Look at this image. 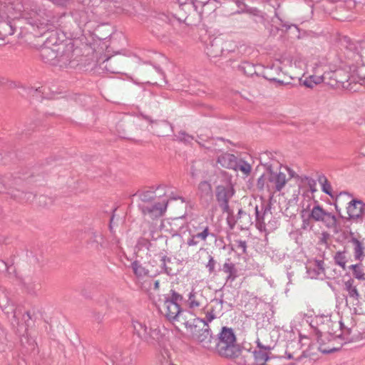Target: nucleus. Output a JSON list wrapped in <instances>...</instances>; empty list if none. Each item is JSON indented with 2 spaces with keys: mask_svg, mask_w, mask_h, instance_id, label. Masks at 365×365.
I'll return each instance as SVG.
<instances>
[{
  "mask_svg": "<svg viewBox=\"0 0 365 365\" xmlns=\"http://www.w3.org/2000/svg\"><path fill=\"white\" fill-rule=\"evenodd\" d=\"M310 327L317 332L318 343L322 353H331L339 349L337 344L354 341L351 328L341 321H333L329 314L315 315L310 321Z\"/></svg>",
  "mask_w": 365,
  "mask_h": 365,
  "instance_id": "f257e3e1",
  "label": "nucleus"
},
{
  "mask_svg": "<svg viewBox=\"0 0 365 365\" xmlns=\"http://www.w3.org/2000/svg\"><path fill=\"white\" fill-rule=\"evenodd\" d=\"M294 175V171L287 167H280L277 171L267 169L258 178L257 185L260 190H266L269 192L276 193L280 192L286 182L293 178Z\"/></svg>",
  "mask_w": 365,
  "mask_h": 365,
  "instance_id": "f03ea898",
  "label": "nucleus"
},
{
  "mask_svg": "<svg viewBox=\"0 0 365 365\" xmlns=\"http://www.w3.org/2000/svg\"><path fill=\"white\" fill-rule=\"evenodd\" d=\"M160 312L177 329L182 327V325H190V322L194 319H197L190 313L182 311L178 302L167 299L160 307Z\"/></svg>",
  "mask_w": 365,
  "mask_h": 365,
  "instance_id": "7ed1b4c3",
  "label": "nucleus"
},
{
  "mask_svg": "<svg viewBox=\"0 0 365 365\" xmlns=\"http://www.w3.org/2000/svg\"><path fill=\"white\" fill-rule=\"evenodd\" d=\"M216 349L220 356L226 358L235 359L240 356V349L236 344V337L231 328H222L219 335Z\"/></svg>",
  "mask_w": 365,
  "mask_h": 365,
  "instance_id": "20e7f679",
  "label": "nucleus"
},
{
  "mask_svg": "<svg viewBox=\"0 0 365 365\" xmlns=\"http://www.w3.org/2000/svg\"><path fill=\"white\" fill-rule=\"evenodd\" d=\"M292 61L289 59L274 60L272 65L264 68V76L269 81H276L281 85H288L292 76L288 74V68H292Z\"/></svg>",
  "mask_w": 365,
  "mask_h": 365,
  "instance_id": "39448f33",
  "label": "nucleus"
},
{
  "mask_svg": "<svg viewBox=\"0 0 365 365\" xmlns=\"http://www.w3.org/2000/svg\"><path fill=\"white\" fill-rule=\"evenodd\" d=\"M190 325L184 324L183 327L187 329L192 334L195 341L202 344L206 349L212 347V334L209 325L201 319H194L190 322Z\"/></svg>",
  "mask_w": 365,
  "mask_h": 365,
  "instance_id": "423d86ee",
  "label": "nucleus"
},
{
  "mask_svg": "<svg viewBox=\"0 0 365 365\" xmlns=\"http://www.w3.org/2000/svg\"><path fill=\"white\" fill-rule=\"evenodd\" d=\"M310 219L314 222H321L329 228H336V217L331 212H328L323 210L322 207L316 205H314L310 212Z\"/></svg>",
  "mask_w": 365,
  "mask_h": 365,
  "instance_id": "0eeeda50",
  "label": "nucleus"
},
{
  "mask_svg": "<svg viewBox=\"0 0 365 365\" xmlns=\"http://www.w3.org/2000/svg\"><path fill=\"white\" fill-rule=\"evenodd\" d=\"M270 349L255 348L253 351H246L241 354L245 359L247 365H265L269 360Z\"/></svg>",
  "mask_w": 365,
  "mask_h": 365,
  "instance_id": "6e6552de",
  "label": "nucleus"
},
{
  "mask_svg": "<svg viewBox=\"0 0 365 365\" xmlns=\"http://www.w3.org/2000/svg\"><path fill=\"white\" fill-rule=\"evenodd\" d=\"M275 334L274 331H269L264 329H258L257 332V348L272 349L277 341V338L274 336Z\"/></svg>",
  "mask_w": 365,
  "mask_h": 365,
  "instance_id": "1a4fd4ad",
  "label": "nucleus"
},
{
  "mask_svg": "<svg viewBox=\"0 0 365 365\" xmlns=\"http://www.w3.org/2000/svg\"><path fill=\"white\" fill-rule=\"evenodd\" d=\"M166 208L167 201L163 200L143 206V213L149 215L151 219H155L163 216Z\"/></svg>",
  "mask_w": 365,
  "mask_h": 365,
  "instance_id": "9d476101",
  "label": "nucleus"
},
{
  "mask_svg": "<svg viewBox=\"0 0 365 365\" xmlns=\"http://www.w3.org/2000/svg\"><path fill=\"white\" fill-rule=\"evenodd\" d=\"M326 78V84L334 86L337 83H344L348 81L349 76L344 69L329 70L324 72Z\"/></svg>",
  "mask_w": 365,
  "mask_h": 365,
  "instance_id": "9b49d317",
  "label": "nucleus"
},
{
  "mask_svg": "<svg viewBox=\"0 0 365 365\" xmlns=\"http://www.w3.org/2000/svg\"><path fill=\"white\" fill-rule=\"evenodd\" d=\"M223 304L218 299L212 300L204 308V313L207 321L210 322L220 314Z\"/></svg>",
  "mask_w": 365,
  "mask_h": 365,
  "instance_id": "f8f14e48",
  "label": "nucleus"
},
{
  "mask_svg": "<svg viewBox=\"0 0 365 365\" xmlns=\"http://www.w3.org/2000/svg\"><path fill=\"white\" fill-rule=\"evenodd\" d=\"M187 302H188L190 309L194 311L198 310L206 303V298L203 296L202 291H195L193 289L189 294Z\"/></svg>",
  "mask_w": 365,
  "mask_h": 365,
  "instance_id": "ddd939ff",
  "label": "nucleus"
},
{
  "mask_svg": "<svg viewBox=\"0 0 365 365\" xmlns=\"http://www.w3.org/2000/svg\"><path fill=\"white\" fill-rule=\"evenodd\" d=\"M123 57L119 55L108 57L103 62L105 63V68L110 73H118L119 68L123 64Z\"/></svg>",
  "mask_w": 365,
  "mask_h": 365,
  "instance_id": "4468645a",
  "label": "nucleus"
},
{
  "mask_svg": "<svg viewBox=\"0 0 365 365\" xmlns=\"http://www.w3.org/2000/svg\"><path fill=\"white\" fill-rule=\"evenodd\" d=\"M238 160L234 154L223 153L217 157V163L222 168L230 169L236 167Z\"/></svg>",
  "mask_w": 365,
  "mask_h": 365,
  "instance_id": "2eb2a0df",
  "label": "nucleus"
},
{
  "mask_svg": "<svg viewBox=\"0 0 365 365\" xmlns=\"http://www.w3.org/2000/svg\"><path fill=\"white\" fill-rule=\"evenodd\" d=\"M347 214L350 218H357L363 212V203L361 201L351 200L348 202Z\"/></svg>",
  "mask_w": 365,
  "mask_h": 365,
  "instance_id": "dca6fc26",
  "label": "nucleus"
},
{
  "mask_svg": "<svg viewBox=\"0 0 365 365\" xmlns=\"http://www.w3.org/2000/svg\"><path fill=\"white\" fill-rule=\"evenodd\" d=\"M322 82L326 83V78L324 73L322 75L317 71L313 75L304 78L302 80V84L307 88H313Z\"/></svg>",
  "mask_w": 365,
  "mask_h": 365,
  "instance_id": "f3484780",
  "label": "nucleus"
},
{
  "mask_svg": "<svg viewBox=\"0 0 365 365\" xmlns=\"http://www.w3.org/2000/svg\"><path fill=\"white\" fill-rule=\"evenodd\" d=\"M354 61L356 63L365 66V40L359 41L355 46V53L354 54Z\"/></svg>",
  "mask_w": 365,
  "mask_h": 365,
  "instance_id": "a211bd4d",
  "label": "nucleus"
},
{
  "mask_svg": "<svg viewBox=\"0 0 365 365\" xmlns=\"http://www.w3.org/2000/svg\"><path fill=\"white\" fill-rule=\"evenodd\" d=\"M216 192L217 200L226 203H227L229 199H230L235 193L232 187H225L224 186H217Z\"/></svg>",
  "mask_w": 365,
  "mask_h": 365,
  "instance_id": "6ab92c4d",
  "label": "nucleus"
},
{
  "mask_svg": "<svg viewBox=\"0 0 365 365\" xmlns=\"http://www.w3.org/2000/svg\"><path fill=\"white\" fill-rule=\"evenodd\" d=\"M351 78L354 80H359L363 81L365 79V66L363 64H358L356 66H351Z\"/></svg>",
  "mask_w": 365,
  "mask_h": 365,
  "instance_id": "aec40b11",
  "label": "nucleus"
},
{
  "mask_svg": "<svg viewBox=\"0 0 365 365\" xmlns=\"http://www.w3.org/2000/svg\"><path fill=\"white\" fill-rule=\"evenodd\" d=\"M133 327L138 336H140L141 339L148 341L149 329H148L145 325L142 324V323L139 322H135Z\"/></svg>",
  "mask_w": 365,
  "mask_h": 365,
  "instance_id": "412c9836",
  "label": "nucleus"
},
{
  "mask_svg": "<svg viewBox=\"0 0 365 365\" xmlns=\"http://www.w3.org/2000/svg\"><path fill=\"white\" fill-rule=\"evenodd\" d=\"M133 327L138 336H140L141 339L148 341L149 329H148L145 325L142 324V323L139 322H135Z\"/></svg>",
  "mask_w": 365,
  "mask_h": 365,
  "instance_id": "4be33fe9",
  "label": "nucleus"
},
{
  "mask_svg": "<svg viewBox=\"0 0 365 365\" xmlns=\"http://www.w3.org/2000/svg\"><path fill=\"white\" fill-rule=\"evenodd\" d=\"M133 327L138 336H140L141 339L148 341L149 329H148L145 325L142 324V323L139 322H135Z\"/></svg>",
  "mask_w": 365,
  "mask_h": 365,
  "instance_id": "5701e85b",
  "label": "nucleus"
},
{
  "mask_svg": "<svg viewBox=\"0 0 365 365\" xmlns=\"http://www.w3.org/2000/svg\"><path fill=\"white\" fill-rule=\"evenodd\" d=\"M230 170H233L235 171H240L245 176L250 175L252 168L250 163H246L243 160H240L237 161V165L235 168H230Z\"/></svg>",
  "mask_w": 365,
  "mask_h": 365,
  "instance_id": "b1692460",
  "label": "nucleus"
},
{
  "mask_svg": "<svg viewBox=\"0 0 365 365\" xmlns=\"http://www.w3.org/2000/svg\"><path fill=\"white\" fill-rule=\"evenodd\" d=\"M162 337V334L160 331V328L158 324H151L150 325L149 331H148V340H160Z\"/></svg>",
  "mask_w": 365,
  "mask_h": 365,
  "instance_id": "393cba45",
  "label": "nucleus"
},
{
  "mask_svg": "<svg viewBox=\"0 0 365 365\" xmlns=\"http://www.w3.org/2000/svg\"><path fill=\"white\" fill-rule=\"evenodd\" d=\"M240 70L247 76H252L256 73L254 64L249 62L242 63L241 66H240Z\"/></svg>",
  "mask_w": 365,
  "mask_h": 365,
  "instance_id": "a878e982",
  "label": "nucleus"
},
{
  "mask_svg": "<svg viewBox=\"0 0 365 365\" xmlns=\"http://www.w3.org/2000/svg\"><path fill=\"white\" fill-rule=\"evenodd\" d=\"M352 244L354 245V257L356 259H360L364 256V247L362 243L357 239L351 240Z\"/></svg>",
  "mask_w": 365,
  "mask_h": 365,
  "instance_id": "bb28decb",
  "label": "nucleus"
},
{
  "mask_svg": "<svg viewBox=\"0 0 365 365\" xmlns=\"http://www.w3.org/2000/svg\"><path fill=\"white\" fill-rule=\"evenodd\" d=\"M284 59H289L292 61V68H288L289 69H298V70H303L304 66H306V63H304V61L303 60L302 57H294L292 58H284Z\"/></svg>",
  "mask_w": 365,
  "mask_h": 365,
  "instance_id": "cd10ccee",
  "label": "nucleus"
},
{
  "mask_svg": "<svg viewBox=\"0 0 365 365\" xmlns=\"http://www.w3.org/2000/svg\"><path fill=\"white\" fill-rule=\"evenodd\" d=\"M131 267H133V272L138 277H141L148 274V270L145 269L144 267L141 266V264L137 262H134L131 264Z\"/></svg>",
  "mask_w": 365,
  "mask_h": 365,
  "instance_id": "c85d7f7f",
  "label": "nucleus"
},
{
  "mask_svg": "<svg viewBox=\"0 0 365 365\" xmlns=\"http://www.w3.org/2000/svg\"><path fill=\"white\" fill-rule=\"evenodd\" d=\"M351 269L352 272H354V276L355 278L359 280H365V274L362 269V268L359 264H352L351 266Z\"/></svg>",
  "mask_w": 365,
  "mask_h": 365,
  "instance_id": "c756f323",
  "label": "nucleus"
},
{
  "mask_svg": "<svg viewBox=\"0 0 365 365\" xmlns=\"http://www.w3.org/2000/svg\"><path fill=\"white\" fill-rule=\"evenodd\" d=\"M335 260H336V264L342 267L343 269L345 268L346 257H345V255L344 252H336V256H335Z\"/></svg>",
  "mask_w": 365,
  "mask_h": 365,
  "instance_id": "7c9ffc66",
  "label": "nucleus"
},
{
  "mask_svg": "<svg viewBox=\"0 0 365 365\" xmlns=\"http://www.w3.org/2000/svg\"><path fill=\"white\" fill-rule=\"evenodd\" d=\"M322 190L327 195H331V186L329 185V182L324 178V182L322 183Z\"/></svg>",
  "mask_w": 365,
  "mask_h": 365,
  "instance_id": "2f4dec72",
  "label": "nucleus"
},
{
  "mask_svg": "<svg viewBox=\"0 0 365 365\" xmlns=\"http://www.w3.org/2000/svg\"><path fill=\"white\" fill-rule=\"evenodd\" d=\"M224 272L227 273V278H231L233 274V266L231 264H224Z\"/></svg>",
  "mask_w": 365,
  "mask_h": 365,
  "instance_id": "473e14b6",
  "label": "nucleus"
},
{
  "mask_svg": "<svg viewBox=\"0 0 365 365\" xmlns=\"http://www.w3.org/2000/svg\"><path fill=\"white\" fill-rule=\"evenodd\" d=\"M344 197H348L347 195H342L341 194L338 197H336V202H335V208L337 212H340V205H341V200H343V198Z\"/></svg>",
  "mask_w": 365,
  "mask_h": 365,
  "instance_id": "72a5a7b5",
  "label": "nucleus"
},
{
  "mask_svg": "<svg viewBox=\"0 0 365 365\" xmlns=\"http://www.w3.org/2000/svg\"><path fill=\"white\" fill-rule=\"evenodd\" d=\"M345 289L346 291L351 290L352 289H356L354 285V281L352 279H349L348 281L344 282Z\"/></svg>",
  "mask_w": 365,
  "mask_h": 365,
  "instance_id": "f704fd0d",
  "label": "nucleus"
},
{
  "mask_svg": "<svg viewBox=\"0 0 365 365\" xmlns=\"http://www.w3.org/2000/svg\"><path fill=\"white\" fill-rule=\"evenodd\" d=\"M347 292H348L349 296H350V297H352L355 300H359V291L357 290L356 288L352 289L349 290Z\"/></svg>",
  "mask_w": 365,
  "mask_h": 365,
  "instance_id": "c9c22d12",
  "label": "nucleus"
},
{
  "mask_svg": "<svg viewBox=\"0 0 365 365\" xmlns=\"http://www.w3.org/2000/svg\"><path fill=\"white\" fill-rule=\"evenodd\" d=\"M314 265L317 267L319 273H324V263L323 261L320 260H316L314 261Z\"/></svg>",
  "mask_w": 365,
  "mask_h": 365,
  "instance_id": "e433bc0d",
  "label": "nucleus"
},
{
  "mask_svg": "<svg viewBox=\"0 0 365 365\" xmlns=\"http://www.w3.org/2000/svg\"><path fill=\"white\" fill-rule=\"evenodd\" d=\"M196 237L202 239V240H205L206 237H208V229L205 228L202 232L197 233Z\"/></svg>",
  "mask_w": 365,
  "mask_h": 365,
  "instance_id": "4c0bfd02",
  "label": "nucleus"
},
{
  "mask_svg": "<svg viewBox=\"0 0 365 365\" xmlns=\"http://www.w3.org/2000/svg\"><path fill=\"white\" fill-rule=\"evenodd\" d=\"M52 3L58 6H64L69 2L70 0H49Z\"/></svg>",
  "mask_w": 365,
  "mask_h": 365,
  "instance_id": "58836bf2",
  "label": "nucleus"
},
{
  "mask_svg": "<svg viewBox=\"0 0 365 365\" xmlns=\"http://www.w3.org/2000/svg\"><path fill=\"white\" fill-rule=\"evenodd\" d=\"M200 188L202 190H210V185L208 184L207 182H201L200 184Z\"/></svg>",
  "mask_w": 365,
  "mask_h": 365,
  "instance_id": "ea45409f",
  "label": "nucleus"
},
{
  "mask_svg": "<svg viewBox=\"0 0 365 365\" xmlns=\"http://www.w3.org/2000/svg\"><path fill=\"white\" fill-rule=\"evenodd\" d=\"M4 187V178L0 177V191H1Z\"/></svg>",
  "mask_w": 365,
  "mask_h": 365,
  "instance_id": "a19ab883",
  "label": "nucleus"
},
{
  "mask_svg": "<svg viewBox=\"0 0 365 365\" xmlns=\"http://www.w3.org/2000/svg\"><path fill=\"white\" fill-rule=\"evenodd\" d=\"M241 246H242L243 250L245 251V250L246 249V243L245 242H241Z\"/></svg>",
  "mask_w": 365,
  "mask_h": 365,
  "instance_id": "79ce46f5",
  "label": "nucleus"
},
{
  "mask_svg": "<svg viewBox=\"0 0 365 365\" xmlns=\"http://www.w3.org/2000/svg\"><path fill=\"white\" fill-rule=\"evenodd\" d=\"M9 31H8L7 34L11 35L13 34V31L11 30V26H9Z\"/></svg>",
  "mask_w": 365,
  "mask_h": 365,
  "instance_id": "37998d69",
  "label": "nucleus"
},
{
  "mask_svg": "<svg viewBox=\"0 0 365 365\" xmlns=\"http://www.w3.org/2000/svg\"><path fill=\"white\" fill-rule=\"evenodd\" d=\"M158 287H159V282H155V288L157 289Z\"/></svg>",
  "mask_w": 365,
  "mask_h": 365,
  "instance_id": "c03bdc74",
  "label": "nucleus"
},
{
  "mask_svg": "<svg viewBox=\"0 0 365 365\" xmlns=\"http://www.w3.org/2000/svg\"><path fill=\"white\" fill-rule=\"evenodd\" d=\"M194 245V243H193V242L191 240V241L189 242V245H190V246H191V245Z\"/></svg>",
  "mask_w": 365,
  "mask_h": 365,
  "instance_id": "a18cd8bd",
  "label": "nucleus"
},
{
  "mask_svg": "<svg viewBox=\"0 0 365 365\" xmlns=\"http://www.w3.org/2000/svg\"><path fill=\"white\" fill-rule=\"evenodd\" d=\"M311 190H312L313 192H315V189L311 187Z\"/></svg>",
  "mask_w": 365,
  "mask_h": 365,
  "instance_id": "49530a36",
  "label": "nucleus"
}]
</instances>
